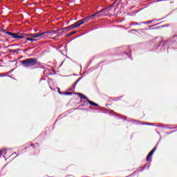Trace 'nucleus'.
I'll return each mask as SVG.
<instances>
[{"label": "nucleus", "instance_id": "obj_1", "mask_svg": "<svg viewBox=\"0 0 177 177\" xmlns=\"http://www.w3.org/2000/svg\"><path fill=\"white\" fill-rule=\"evenodd\" d=\"M37 63H38L37 58H29L21 61V64L26 68H28V67H34Z\"/></svg>", "mask_w": 177, "mask_h": 177}, {"label": "nucleus", "instance_id": "obj_2", "mask_svg": "<svg viewBox=\"0 0 177 177\" xmlns=\"http://www.w3.org/2000/svg\"><path fill=\"white\" fill-rule=\"evenodd\" d=\"M107 10V9H102L100 11H98L97 12L95 13L93 15H91L89 17H87L82 20V22L83 23V24L84 23H88V21H90V20H92V19H93V17H95V16H96V15H99V13H104V12H106Z\"/></svg>", "mask_w": 177, "mask_h": 177}, {"label": "nucleus", "instance_id": "obj_3", "mask_svg": "<svg viewBox=\"0 0 177 177\" xmlns=\"http://www.w3.org/2000/svg\"><path fill=\"white\" fill-rule=\"evenodd\" d=\"M6 34L8 35H10V37H12V38H17L18 39H23V38H24V36H19L17 33H13V32H6Z\"/></svg>", "mask_w": 177, "mask_h": 177}, {"label": "nucleus", "instance_id": "obj_4", "mask_svg": "<svg viewBox=\"0 0 177 177\" xmlns=\"http://www.w3.org/2000/svg\"><path fill=\"white\" fill-rule=\"evenodd\" d=\"M78 96H80V97H81V99H83V100H88V97H86V96L84 95L83 94H81L80 93H77Z\"/></svg>", "mask_w": 177, "mask_h": 177}, {"label": "nucleus", "instance_id": "obj_5", "mask_svg": "<svg viewBox=\"0 0 177 177\" xmlns=\"http://www.w3.org/2000/svg\"><path fill=\"white\" fill-rule=\"evenodd\" d=\"M157 150V147L153 148L149 153V157H152L153 154H154V151Z\"/></svg>", "mask_w": 177, "mask_h": 177}, {"label": "nucleus", "instance_id": "obj_6", "mask_svg": "<svg viewBox=\"0 0 177 177\" xmlns=\"http://www.w3.org/2000/svg\"><path fill=\"white\" fill-rule=\"evenodd\" d=\"M48 32H38L36 34V37L38 38L39 37H41V35H45V34H47Z\"/></svg>", "mask_w": 177, "mask_h": 177}, {"label": "nucleus", "instance_id": "obj_7", "mask_svg": "<svg viewBox=\"0 0 177 177\" xmlns=\"http://www.w3.org/2000/svg\"><path fill=\"white\" fill-rule=\"evenodd\" d=\"M88 103H89V104H91V106H97H97H99V104H96V103H95V102H92V101L88 100Z\"/></svg>", "mask_w": 177, "mask_h": 177}, {"label": "nucleus", "instance_id": "obj_8", "mask_svg": "<svg viewBox=\"0 0 177 177\" xmlns=\"http://www.w3.org/2000/svg\"><path fill=\"white\" fill-rule=\"evenodd\" d=\"M76 24L77 25V27H80V26H82V24H84V22H82V19L77 21Z\"/></svg>", "mask_w": 177, "mask_h": 177}, {"label": "nucleus", "instance_id": "obj_9", "mask_svg": "<svg viewBox=\"0 0 177 177\" xmlns=\"http://www.w3.org/2000/svg\"><path fill=\"white\" fill-rule=\"evenodd\" d=\"M66 28H68L69 30H70L71 28H75V26L74 24H73V25L69 26L67 27Z\"/></svg>", "mask_w": 177, "mask_h": 177}, {"label": "nucleus", "instance_id": "obj_10", "mask_svg": "<svg viewBox=\"0 0 177 177\" xmlns=\"http://www.w3.org/2000/svg\"><path fill=\"white\" fill-rule=\"evenodd\" d=\"M26 41H35V39H34L32 38L27 37L26 38Z\"/></svg>", "mask_w": 177, "mask_h": 177}, {"label": "nucleus", "instance_id": "obj_11", "mask_svg": "<svg viewBox=\"0 0 177 177\" xmlns=\"http://www.w3.org/2000/svg\"><path fill=\"white\" fill-rule=\"evenodd\" d=\"M64 95H73V93H71V92H66V93H64Z\"/></svg>", "mask_w": 177, "mask_h": 177}, {"label": "nucleus", "instance_id": "obj_12", "mask_svg": "<svg viewBox=\"0 0 177 177\" xmlns=\"http://www.w3.org/2000/svg\"><path fill=\"white\" fill-rule=\"evenodd\" d=\"M81 80V78H80V79H78L76 82H75V84H74V86H75V85H77V84H78V82H80V80Z\"/></svg>", "mask_w": 177, "mask_h": 177}, {"label": "nucleus", "instance_id": "obj_13", "mask_svg": "<svg viewBox=\"0 0 177 177\" xmlns=\"http://www.w3.org/2000/svg\"><path fill=\"white\" fill-rule=\"evenodd\" d=\"M144 125H154V124H150L149 122L144 123Z\"/></svg>", "mask_w": 177, "mask_h": 177}, {"label": "nucleus", "instance_id": "obj_14", "mask_svg": "<svg viewBox=\"0 0 177 177\" xmlns=\"http://www.w3.org/2000/svg\"><path fill=\"white\" fill-rule=\"evenodd\" d=\"M3 153H5V149H1L0 151V153L2 154Z\"/></svg>", "mask_w": 177, "mask_h": 177}, {"label": "nucleus", "instance_id": "obj_15", "mask_svg": "<svg viewBox=\"0 0 177 177\" xmlns=\"http://www.w3.org/2000/svg\"><path fill=\"white\" fill-rule=\"evenodd\" d=\"M150 157H151V156H149V155H147V161H149V160H150Z\"/></svg>", "mask_w": 177, "mask_h": 177}, {"label": "nucleus", "instance_id": "obj_16", "mask_svg": "<svg viewBox=\"0 0 177 177\" xmlns=\"http://www.w3.org/2000/svg\"><path fill=\"white\" fill-rule=\"evenodd\" d=\"M150 23H151V21L143 22L144 24H150Z\"/></svg>", "mask_w": 177, "mask_h": 177}, {"label": "nucleus", "instance_id": "obj_17", "mask_svg": "<svg viewBox=\"0 0 177 177\" xmlns=\"http://www.w3.org/2000/svg\"><path fill=\"white\" fill-rule=\"evenodd\" d=\"M73 25H75V28H77V27H78V25H77V23L73 24Z\"/></svg>", "mask_w": 177, "mask_h": 177}, {"label": "nucleus", "instance_id": "obj_18", "mask_svg": "<svg viewBox=\"0 0 177 177\" xmlns=\"http://www.w3.org/2000/svg\"><path fill=\"white\" fill-rule=\"evenodd\" d=\"M32 38H37V35H34L32 36Z\"/></svg>", "mask_w": 177, "mask_h": 177}, {"label": "nucleus", "instance_id": "obj_19", "mask_svg": "<svg viewBox=\"0 0 177 177\" xmlns=\"http://www.w3.org/2000/svg\"><path fill=\"white\" fill-rule=\"evenodd\" d=\"M73 34H75V31L71 33V35H73Z\"/></svg>", "mask_w": 177, "mask_h": 177}, {"label": "nucleus", "instance_id": "obj_20", "mask_svg": "<svg viewBox=\"0 0 177 177\" xmlns=\"http://www.w3.org/2000/svg\"><path fill=\"white\" fill-rule=\"evenodd\" d=\"M139 24H138V23H136V26H138Z\"/></svg>", "mask_w": 177, "mask_h": 177}, {"label": "nucleus", "instance_id": "obj_21", "mask_svg": "<svg viewBox=\"0 0 177 177\" xmlns=\"http://www.w3.org/2000/svg\"><path fill=\"white\" fill-rule=\"evenodd\" d=\"M58 92H59V93H60V95H62V93H60V91H58Z\"/></svg>", "mask_w": 177, "mask_h": 177}, {"label": "nucleus", "instance_id": "obj_22", "mask_svg": "<svg viewBox=\"0 0 177 177\" xmlns=\"http://www.w3.org/2000/svg\"><path fill=\"white\" fill-rule=\"evenodd\" d=\"M0 77H3V75H0Z\"/></svg>", "mask_w": 177, "mask_h": 177}, {"label": "nucleus", "instance_id": "obj_23", "mask_svg": "<svg viewBox=\"0 0 177 177\" xmlns=\"http://www.w3.org/2000/svg\"><path fill=\"white\" fill-rule=\"evenodd\" d=\"M136 122H138V121L137 120H134Z\"/></svg>", "mask_w": 177, "mask_h": 177}, {"label": "nucleus", "instance_id": "obj_24", "mask_svg": "<svg viewBox=\"0 0 177 177\" xmlns=\"http://www.w3.org/2000/svg\"><path fill=\"white\" fill-rule=\"evenodd\" d=\"M170 129H174V128L171 127V128H170Z\"/></svg>", "mask_w": 177, "mask_h": 177}]
</instances>
